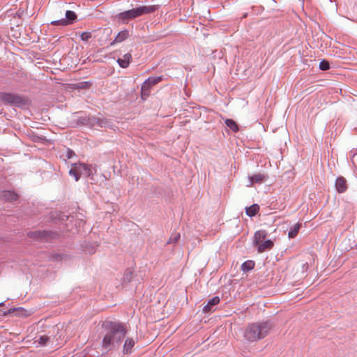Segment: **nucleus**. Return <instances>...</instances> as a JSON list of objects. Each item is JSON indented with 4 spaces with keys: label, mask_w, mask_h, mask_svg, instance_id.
I'll list each match as a JSON object with an SVG mask.
<instances>
[{
    "label": "nucleus",
    "mask_w": 357,
    "mask_h": 357,
    "mask_svg": "<svg viewBox=\"0 0 357 357\" xmlns=\"http://www.w3.org/2000/svg\"><path fill=\"white\" fill-rule=\"evenodd\" d=\"M102 328L106 331L102 342V348L106 352L119 348L126 335L124 325L119 322L105 321Z\"/></svg>",
    "instance_id": "obj_1"
},
{
    "label": "nucleus",
    "mask_w": 357,
    "mask_h": 357,
    "mask_svg": "<svg viewBox=\"0 0 357 357\" xmlns=\"http://www.w3.org/2000/svg\"><path fill=\"white\" fill-rule=\"evenodd\" d=\"M273 328L271 321L257 322L249 324L244 331V337L249 342H256L264 338Z\"/></svg>",
    "instance_id": "obj_2"
},
{
    "label": "nucleus",
    "mask_w": 357,
    "mask_h": 357,
    "mask_svg": "<svg viewBox=\"0 0 357 357\" xmlns=\"http://www.w3.org/2000/svg\"><path fill=\"white\" fill-rule=\"evenodd\" d=\"M159 8L158 5L142 6L136 8H132L117 15V17L122 21L134 20L135 18L149 13H153Z\"/></svg>",
    "instance_id": "obj_3"
},
{
    "label": "nucleus",
    "mask_w": 357,
    "mask_h": 357,
    "mask_svg": "<svg viewBox=\"0 0 357 357\" xmlns=\"http://www.w3.org/2000/svg\"><path fill=\"white\" fill-rule=\"evenodd\" d=\"M0 101L5 105L14 107H23L29 104L28 99L25 97L12 93L0 92Z\"/></svg>",
    "instance_id": "obj_4"
},
{
    "label": "nucleus",
    "mask_w": 357,
    "mask_h": 357,
    "mask_svg": "<svg viewBox=\"0 0 357 357\" xmlns=\"http://www.w3.org/2000/svg\"><path fill=\"white\" fill-rule=\"evenodd\" d=\"M162 79V77L161 76H158L150 77L144 81L141 87L142 98L144 100L146 99L150 95L151 87L159 83Z\"/></svg>",
    "instance_id": "obj_5"
},
{
    "label": "nucleus",
    "mask_w": 357,
    "mask_h": 357,
    "mask_svg": "<svg viewBox=\"0 0 357 357\" xmlns=\"http://www.w3.org/2000/svg\"><path fill=\"white\" fill-rule=\"evenodd\" d=\"M65 16L63 19L52 21L51 24L65 26L73 24L77 19V15L72 10H67Z\"/></svg>",
    "instance_id": "obj_6"
},
{
    "label": "nucleus",
    "mask_w": 357,
    "mask_h": 357,
    "mask_svg": "<svg viewBox=\"0 0 357 357\" xmlns=\"http://www.w3.org/2000/svg\"><path fill=\"white\" fill-rule=\"evenodd\" d=\"M0 197L5 202H13L18 199V195L13 190H3L0 192Z\"/></svg>",
    "instance_id": "obj_7"
},
{
    "label": "nucleus",
    "mask_w": 357,
    "mask_h": 357,
    "mask_svg": "<svg viewBox=\"0 0 357 357\" xmlns=\"http://www.w3.org/2000/svg\"><path fill=\"white\" fill-rule=\"evenodd\" d=\"M335 186L339 193L344 192L347 189V180L343 176H338L335 180Z\"/></svg>",
    "instance_id": "obj_8"
},
{
    "label": "nucleus",
    "mask_w": 357,
    "mask_h": 357,
    "mask_svg": "<svg viewBox=\"0 0 357 357\" xmlns=\"http://www.w3.org/2000/svg\"><path fill=\"white\" fill-rule=\"evenodd\" d=\"M78 167V172H79L80 177L82 176L84 177H89L92 175V169L91 166H89L84 163L77 164Z\"/></svg>",
    "instance_id": "obj_9"
},
{
    "label": "nucleus",
    "mask_w": 357,
    "mask_h": 357,
    "mask_svg": "<svg viewBox=\"0 0 357 357\" xmlns=\"http://www.w3.org/2000/svg\"><path fill=\"white\" fill-rule=\"evenodd\" d=\"M273 245L274 243L271 240H266L255 245V246H257V251L259 253L270 250Z\"/></svg>",
    "instance_id": "obj_10"
},
{
    "label": "nucleus",
    "mask_w": 357,
    "mask_h": 357,
    "mask_svg": "<svg viewBox=\"0 0 357 357\" xmlns=\"http://www.w3.org/2000/svg\"><path fill=\"white\" fill-rule=\"evenodd\" d=\"M267 176L264 174H256L248 177L250 180L249 186H252L255 183H261L266 181Z\"/></svg>",
    "instance_id": "obj_11"
},
{
    "label": "nucleus",
    "mask_w": 357,
    "mask_h": 357,
    "mask_svg": "<svg viewBox=\"0 0 357 357\" xmlns=\"http://www.w3.org/2000/svg\"><path fill=\"white\" fill-rule=\"evenodd\" d=\"M129 37V31L127 29H124L118 33L114 40L110 43V45H114L116 43H121L126 40Z\"/></svg>",
    "instance_id": "obj_12"
},
{
    "label": "nucleus",
    "mask_w": 357,
    "mask_h": 357,
    "mask_svg": "<svg viewBox=\"0 0 357 357\" xmlns=\"http://www.w3.org/2000/svg\"><path fill=\"white\" fill-rule=\"evenodd\" d=\"M267 232L265 230H259L255 233L253 244L254 245L266 241Z\"/></svg>",
    "instance_id": "obj_13"
},
{
    "label": "nucleus",
    "mask_w": 357,
    "mask_h": 357,
    "mask_svg": "<svg viewBox=\"0 0 357 357\" xmlns=\"http://www.w3.org/2000/svg\"><path fill=\"white\" fill-rule=\"evenodd\" d=\"M220 302V298L218 296H215L211 298L207 304L204 307L203 311L204 312H208L211 311L215 305L218 304Z\"/></svg>",
    "instance_id": "obj_14"
},
{
    "label": "nucleus",
    "mask_w": 357,
    "mask_h": 357,
    "mask_svg": "<svg viewBox=\"0 0 357 357\" xmlns=\"http://www.w3.org/2000/svg\"><path fill=\"white\" fill-rule=\"evenodd\" d=\"M131 58V54L127 53L123 55V58L118 59L117 62L121 68H126L129 66Z\"/></svg>",
    "instance_id": "obj_15"
},
{
    "label": "nucleus",
    "mask_w": 357,
    "mask_h": 357,
    "mask_svg": "<svg viewBox=\"0 0 357 357\" xmlns=\"http://www.w3.org/2000/svg\"><path fill=\"white\" fill-rule=\"evenodd\" d=\"M135 345V342L132 338H127L123 344V352L124 354H129L132 351V349Z\"/></svg>",
    "instance_id": "obj_16"
},
{
    "label": "nucleus",
    "mask_w": 357,
    "mask_h": 357,
    "mask_svg": "<svg viewBox=\"0 0 357 357\" xmlns=\"http://www.w3.org/2000/svg\"><path fill=\"white\" fill-rule=\"evenodd\" d=\"M15 312H16V314L19 315V316L25 317V316L28 315L27 311L25 309L22 308V307L10 308V309L8 310V312H4L3 314L6 315V314H13V313H15Z\"/></svg>",
    "instance_id": "obj_17"
},
{
    "label": "nucleus",
    "mask_w": 357,
    "mask_h": 357,
    "mask_svg": "<svg viewBox=\"0 0 357 357\" xmlns=\"http://www.w3.org/2000/svg\"><path fill=\"white\" fill-rule=\"evenodd\" d=\"M259 211V206L254 204L249 207L245 208V213L249 217L255 216Z\"/></svg>",
    "instance_id": "obj_18"
},
{
    "label": "nucleus",
    "mask_w": 357,
    "mask_h": 357,
    "mask_svg": "<svg viewBox=\"0 0 357 357\" xmlns=\"http://www.w3.org/2000/svg\"><path fill=\"white\" fill-rule=\"evenodd\" d=\"M98 128H113L112 122L106 118L99 117V127Z\"/></svg>",
    "instance_id": "obj_19"
},
{
    "label": "nucleus",
    "mask_w": 357,
    "mask_h": 357,
    "mask_svg": "<svg viewBox=\"0 0 357 357\" xmlns=\"http://www.w3.org/2000/svg\"><path fill=\"white\" fill-rule=\"evenodd\" d=\"M50 231H37L30 233V236L36 238H47L49 234Z\"/></svg>",
    "instance_id": "obj_20"
},
{
    "label": "nucleus",
    "mask_w": 357,
    "mask_h": 357,
    "mask_svg": "<svg viewBox=\"0 0 357 357\" xmlns=\"http://www.w3.org/2000/svg\"><path fill=\"white\" fill-rule=\"evenodd\" d=\"M255 261L252 260H248L242 264L241 265V269L243 272H248L249 271H251L255 267Z\"/></svg>",
    "instance_id": "obj_21"
},
{
    "label": "nucleus",
    "mask_w": 357,
    "mask_h": 357,
    "mask_svg": "<svg viewBox=\"0 0 357 357\" xmlns=\"http://www.w3.org/2000/svg\"><path fill=\"white\" fill-rule=\"evenodd\" d=\"M300 228H301V224H299V223H296L293 227H291L288 233L289 238H293L296 237L298 233Z\"/></svg>",
    "instance_id": "obj_22"
},
{
    "label": "nucleus",
    "mask_w": 357,
    "mask_h": 357,
    "mask_svg": "<svg viewBox=\"0 0 357 357\" xmlns=\"http://www.w3.org/2000/svg\"><path fill=\"white\" fill-rule=\"evenodd\" d=\"M225 124L228 128H229L234 132H236L238 130V125L232 119H226Z\"/></svg>",
    "instance_id": "obj_23"
},
{
    "label": "nucleus",
    "mask_w": 357,
    "mask_h": 357,
    "mask_svg": "<svg viewBox=\"0 0 357 357\" xmlns=\"http://www.w3.org/2000/svg\"><path fill=\"white\" fill-rule=\"evenodd\" d=\"M89 127L98 128L99 127V117L96 116H89Z\"/></svg>",
    "instance_id": "obj_24"
},
{
    "label": "nucleus",
    "mask_w": 357,
    "mask_h": 357,
    "mask_svg": "<svg viewBox=\"0 0 357 357\" xmlns=\"http://www.w3.org/2000/svg\"><path fill=\"white\" fill-rule=\"evenodd\" d=\"M69 174L72 176H74L76 181L79 179L80 175L79 172H78V167L76 163L74 164L73 167L70 169Z\"/></svg>",
    "instance_id": "obj_25"
},
{
    "label": "nucleus",
    "mask_w": 357,
    "mask_h": 357,
    "mask_svg": "<svg viewBox=\"0 0 357 357\" xmlns=\"http://www.w3.org/2000/svg\"><path fill=\"white\" fill-rule=\"evenodd\" d=\"M133 272L130 270V269H127L124 274H123V282H129L132 280V278H133Z\"/></svg>",
    "instance_id": "obj_26"
},
{
    "label": "nucleus",
    "mask_w": 357,
    "mask_h": 357,
    "mask_svg": "<svg viewBox=\"0 0 357 357\" xmlns=\"http://www.w3.org/2000/svg\"><path fill=\"white\" fill-rule=\"evenodd\" d=\"M180 238V234L175 232L173 233L169 237V240L167 242V244L176 243Z\"/></svg>",
    "instance_id": "obj_27"
},
{
    "label": "nucleus",
    "mask_w": 357,
    "mask_h": 357,
    "mask_svg": "<svg viewBox=\"0 0 357 357\" xmlns=\"http://www.w3.org/2000/svg\"><path fill=\"white\" fill-rule=\"evenodd\" d=\"M89 116H82V117H79L77 119V123L82 125V126H89Z\"/></svg>",
    "instance_id": "obj_28"
},
{
    "label": "nucleus",
    "mask_w": 357,
    "mask_h": 357,
    "mask_svg": "<svg viewBox=\"0 0 357 357\" xmlns=\"http://www.w3.org/2000/svg\"><path fill=\"white\" fill-rule=\"evenodd\" d=\"M329 68H330V63L328 61L322 60L319 63V69H321V70H327Z\"/></svg>",
    "instance_id": "obj_29"
},
{
    "label": "nucleus",
    "mask_w": 357,
    "mask_h": 357,
    "mask_svg": "<svg viewBox=\"0 0 357 357\" xmlns=\"http://www.w3.org/2000/svg\"><path fill=\"white\" fill-rule=\"evenodd\" d=\"M91 32L84 31L81 33L80 38L82 40L86 42L91 38Z\"/></svg>",
    "instance_id": "obj_30"
},
{
    "label": "nucleus",
    "mask_w": 357,
    "mask_h": 357,
    "mask_svg": "<svg viewBox=\"0 0 357 357\" xmlns=\"http://www.w3.org/2000/svg\"><path fill=\"white\" fill-rule=\"evenodd\" d=\"M50 340V337L47 335H42L38 340V343L40 346H45Z\"/></svg>",
    "instance_id": "obj_31"
},
{
    "label": "nucleus",
    "mask_w": 357,
    "mask_h": 357,
    "mask_svg": "<svg viewBox=\"0 0 357 357\" xmlns=\"http://www.w3.org/2000/svg\"><path fill=\"white\" fill-rule=\"evenodd\" d=\"M74 155H75V152L70 149H67V151H66V157L68 158V159H70L72 158Z\"/></svg>",
    "instance_id": "obj_32"
},
{
    "label": "nucleus",
    "mask_w": 357,
    "mask_h": 357,
    "mask_svg": "<svg viewBox=\"0 0 357 357\" xmlns=\"http://www.w3.org/2000/svg\"><path fill=\"white\" fill-rule=\"evenodd\" d=\"M56 258H59V259H60V260H63V255H57V257H56Z\"/></svg>",
    "instance_id": "obj_33"
},
{
    "label": "nucleus",
    "mask_w": 357,
    "mask_h": 357,
    "mask_svg": "<svg viewBox=\"0 0 357 357\" xmlns=\"http://www.w3.org/2000/svg\"><path fill=\"white\" fill-rule=\"evenodd\" d=\"M247 17V13H245L243 16V17Z\"/></svg>",
    "instance_id": "obj_34"
},
{
    "label": "nucleus",
    "mask_w": 357,
    "mask_h": 357,
    "mask_svg": "<svg viewBox=\"0 0 357 357\" xmlns=\"http://www.w3.org/2000/svg\"><path fill=\"white\" fill-rule=\"evenodd\" d=\"M3 305V302L0 303V306H2Z\"/></svg>",
    "instance_id": "obj_35"
}]
</instances>
